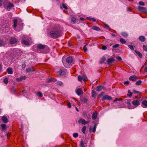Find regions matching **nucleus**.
<instances>
[{"label": "nucleus", "mask_w": 147, "mask_h": 147, "mask_svg": "<svg viewBox=\"0 0 147 147\" xmlns=\"http://www.w3.org/2000/svg\"><path fill=\"white\" fill-rule=\"evenodd\" d=\"M62 28L59 25H55L53 27V30L50 31L49 34L53 38H57L61 36Z\"/></svg>", "instance_id": "f257e3e1"}, {"label": "nucleus", "mask_w": 147, "mask_h": 147, "mask_svg": "<svg viewBox=\"0 0 147 147\" xmlns=\"http://www.w3.org/2000/svg\"><path fill=\"white\" fill-rule=\"evenodd\" d=\"M62 61L64 66L66 68L69 67L71 66V63L74 64V59L71 57L69 56L67 58L63 57Z\"/></svg>", "instance_id": "f03ea898"}, {"label": "nucleus", "mask_w": 147, "mask_h": 147, "mask_svg": "<svg viewBox=\"0 0 147 147\" xmlns=\"http://www.w3.org/2000/svg\"><path fill=\"white\" fill-rule=\"evenodd\" d=\"M3 5L4 8L10 9L14 7L13 4L10 2L9 0H5L3 3Z\"/></svg>", "instance_id": "7ed1b4c3"}, {"label": "nucleus", "mask_w": 147, "mask_h": 147, "mask_svg": "<svg viewBox=\"0 0 147 147\" xmlns=\"http://www.w3.org/2000/svg\"><path fill=\"white\" fill-rule=\"evenodd\" d=\"M37 48L38 49H44L45 50H43L42 52V53H47L49 52V48L48 47L45 45H43L42 44L38 45L37 46Z\"/></svg>", "instance_id": "20e7f679"}, {"label": "nucleus", "mask_w": 147, "mask_h": 147, "mask_svg": "<svg viewBox=\"0 0 147 147\" xmlns=\"http://www.w3.org/2000/svg\"><path fill=\"white\" fill-rule=\"evenodd\" d=\"M18 42V40L16 38L13 37L11 38L9 41V43L11 44H13L16 43Z\"/></svg>", "instance_id": "39448f33"}, {"label": "nucleus", "mask_w": 147, "mask_h": 147, "mask_svg": "<svg viewBox=\"0 0 147 147\" xmlns=\"http://www.w3.org/2000/svg\"><path fill=\"white\" fill-rule=\"evenodd\" d=\"M112 99V97L109 95H106L104 96L101 99L102 101H103L105 100H111Z\"/></svg>", "instance_id": "423d86ee"}, {"label": "nucleus", "mask_w": 147, "mask_h": 147, "mask_svg": "<svg viewBox=\"0 0 147 147\" xmlns=\"http://www.w3.org/2000/svg\"><path fill=\"white\" fill-rule=\"evenodd\" d=\"M138 78L136 76L134 75L129 77V79L130 80L135 82L138 79Z\"/></svg>", "instance_id": "0eeeda50"}, {"label": "nucleus", "mask_w": 147, "mask_h": 147, "mask_svg": "<svg viewBox=\"0 0 147 147\" xmlns=\"http://www.w3.org/2000/svg\"><path fill=\"white\" fill-rule=\"evenodd\" d=\"M35 70V69L33 67L26 69V71L27 73L32 72L34 71Z\"/></svg>", "instance_id": "6e6552de"}, {"label": "nucleus", "mask_w": 147, "mask_h": 147, "mask_svg": "<svg viewBox=\"0 0 147 147\" xmlns=\"http://www.w3.org/2000/svg\"><path fill=\"white\" fill-rule=\"evenodd\" d=\"M132 104L136 107H137L140 104L139 101L137 100H134L132 101Z\"/></svg>", "instance_id": "1a4fd4ad"}, {"label": "nucleus", "mask_w": 147, "mask_h": 147, "mask_svg": "<svg viewBox=\"0 0 147 147\" xmlns=\"http://www.w3.org/2000/svg\"><path fill=\"white\" fill-rule=\"evenodd\" d=\"M115 61V59L113 57L108 59L107 60V62L109 65H111L112 63Z\"/></svg>", "instance_id": "9d476101"}, {"label": "nucleus", "mask_w": 147, "mask_h": 147, "mask_svg": "<svg viewBox=\"0 0 147 147\" xmlns=\"http://www.w3.org/2000/svg\"><path fill=\"white\" fill-rule=\"evenodd\" d=\"M83 93V92L82 89L81 88L78 89L76 91V93L78 95L82 94Z\"/></svg>", "instance_id": "9b49d317"}, {"label": "nucleus", "mask_w": 147, "mask_h": 147, "mask_svg": "<svg viewBox=\"0 0 147 147\" xmlns=\"http://www.w3.org/2000/svg\"><path fill=\"white\" fill-rule=\"evenodd\" d=\"M142 106L144 108H147V101L144 100L142 102Z\"/></svg>", "instance_id": "f8f14e48"}, {"label": "nucleus", "mask_w": 147, "mask_h": 147, "mask_svg": "<svg viewBox=\"0 0 147 147\" xmlns=\"http://www.w3.org/2000/svg\"><path fill=\"white\" fill-rule=\"evenodd\" d=\"M57 72L58 75L61 76H63L65 75V72L64 71L60 69Z\"/></svg>", "instance_id": "ddd939ff"}, {"label": "nucleus", "mask_w": 147, "mask_h": 147, "mask_svg": "<svg viewBox=\"0 0 147 147\" xmlns=\"http://www.w3.org/2000/svg\"><path fill=\"white\" fill-rule=\"evenodd\" d=\"M138 39L142 42H144L146 39L145 37L144 36H140L138 38Z\"/></svg>", "instance_id": "4468645a"}, {"label": "nucleus", "mask_w": 147, "mask_h": 147, "mask_svg": "<svg viewBox=\"0 0 147 147\" xmlns=\"http://www.w3.org/2000/svg\"><path fill=\"white\" fill-rule=\"evenodd\" d=\"M1 120L3 122L5 123H7L8 121V119L5 116H3L2 117Z\"/></svg>", "instance_id": "2eb2a0df"}, {"label": "nucleus", "mask_w": 147, "mask_h": 147, "mask_svg": "<svg viewBox=\"0 0 147 147\" xmlns=\"http://www.w3.org/2000/svg\"><path fill=\"white\" fill-rule=\"evenodd\" d=\"M103 88V87L100 85L98 86L96 88V90L98 92L100 91Z\"/></svg>", "instance_id": "dca6fc26"}, {"label": "nucleus", "mask_w": 147, "mask_h": 147, "mask_svg": "<svg viewBox=\"0 0 147 147\" xmlns=\"http://www.w3.org/2000/svg\"><path fill=\"white\" fill-rule=\"evenodd\" d=\"M21 43L22 44L26 46H28L29 45V44L27 40H22Z\"/></svg>", "instance_id": "f3484780"}, {"label": "nucleus", "mask_w": 147, "mask_h": 147, "mask_svg": "<svg viewBox=\"0 0 147 147\" xmlns=\"http://www.w3.org/2000/svg\"><path fill=\"white\" fill-rule=\"evenodd\" d=\"M78 122L79 124L81 123L82 124H84L85 119L82 118H80L78 120Z\"/></svg>", "instance_id": "a211bd4d"}, {"label": "nucleus", "mask_w": 147, "mask_h": 147, "mask_svg": "<svg viewBox=\"0 0 147 147\" xmlns=\"http://www.w3.org/2000/svg\"><path fill=\"white\" fill-rule=\"evenodd\" d=\"M96 126H97V124L96 123L94 125L93 127V129L92 128H90L89 129L90 131L91 129H92V132L93 133H94L95 132L96 130Z\"/></svg>", "instance_id": "6ab92c4d"}, {"label": "nucleus", "mask_w": 147, "mask_h": 147, "mask_svg": "<svg viewBox=\"0 0 147 147\" xmlns=\"http://www.w3.org/2000/svg\"><path fill=\"white\" fill-rule=\"evenodd\" d=\"M91 29L97 31H99L101 30V29L100 28L96 26H94L92 28H91Z\"/></svg>", "instance_id": "aec40b11"}, {"label": "nucleus", "mask_w": 147, "mask_h": 147, "mask_svg": "<svg viewBox=\"0 0 147 147\" xmlns=\"http://www.w3.org/2000/svg\"><path fill=\"white\" fill-rule=\"evenodd\" d=\"M7 71L9 74H12L13 73L12 69L11 67L8 68Z\"/></svg>", "instance_id": "412c9836"}, {"label": "nucleus", "mask_w": 147, "mask_h": 147, "mask_svg": "<svg viewBox=\"0 0 147 147\" xmlns=\"http://www.w3.org/2000/svg\"><path fill=\"white\" fill-rule=\"evenodd\" d=\"M97 95L96 92L94 90H92V96L93 98H95Z\"/></svg>", "instance_id": "4be33fe9"}, {"label": "nucleus", "mask_w": 147, "mask_h": 147, "mask_svg": "<svg viewBox=\"0 0 147 147\" xmlns=\"http://www.w3.org/2000/svg\"><path fill=\"white\" fill-rule=\"evenodd\" d=\"M22 40H29V38L26 36L22 35Z\"/></svg>", "instance_id": "5701e85b"}, {"label": "nucleus", "mask_w": 147, "mask_h": 147, "mask_svg": "<svg viewBox=\"0 0 147 147\" xmlns=\"http://www.w3.org/2000/svg\"><path fill=\"white\" fill-rule=\"evenodd\" d=\"M13 27L14 28H16L17 26V19H14L13 20Z\"/></svg>", "instance_id": "b1692460"}, {"label": "nucleus", "mask_w": 147, "mask_h": 147, "mask_svg": "<svg viewBox=\"0 0 147 147\" xmlns=\"http://www.w3.org/2000/svg\"><path fill=\"white\" fill-rule=\"evenodd\" d=\"M5 44V42L3 40L0 39V47L3 46Z\"/></svg>", "instance_id": "393cba45"}, {"label": "nucleus", "mask_w": 147, "mask_h": 147, "mask_svg": "<svg viewBox=\"0 0 147 147\" xmlns=\"http://www.w3.org/2000/svg\"><path fill=\"white\" fill-rule=\"evenodd\" d=\"M135 52L138 55V56L141 58H142V54L139 51H138L136 50H135Z\"/></svg>", "instance_id": "a878e982"}, {"label": "nucleus", "mask_w": 147, "mask_h": 147, "mask_svg": "<svg viewBox=\"0 0 147 147\" xmlns=\"http://www.w3.org/2000/svg\"><path fill=\"white\" fill-rule=\"evenodd\" d=\"M80 100L84 103H87L88 101V99L86 98H81Z\"/></svg>", "instance_id": "bb28decb"}, {"label": "nucleus", "mask_w": 147, "mask_h": 147, "mask_svg": "<svg viewBox=\"0 0 147 147\" xmlns=\"http://www.w3.org/2000/svg\"><path fill=\"white\" fill-rule=\"evenodd\" d=\"M71 22L73 24L75 23L76 22V19L74 17H73L71 19Z\"/></svg>", "instance_id": "cd10ccee"}, {"label": "nucleus", "mask_w": 147, "mask_h": 147, "mask_svg": "<svg viewBox=\"0 0 147 147\" xmlns=\"http://www.w3.org/2000/svg\"><path fill=\"white\" fill-rule=\"evenodd\" d=\"M56 84H57V85H59L60 86H62L63 84V83L60 81H58Z\"/></svg>", "instance_id": "c85d7f7f"}, {"label": "nucleus", "mask_w": 147, "mask_h": 147, "mask_svg": "<svg viewBox=\"0 0 147 147\" xmlns=\"http://www.w3.org/2000/svg\"><path fill=\"white\" fill-rule=\"evenodd\" d=\"M86 127L85 126H83L82 129V131L84 134L85 133L86 130Z\"/></svg>", "instance_id": "c756f323"}, {"label": "nucleus", "mask_w": 147, "mask_h": 147, "mask_svg": "<svg viewBox=\"0 0 147 147\" xmlns=\"http://www.w3.org/2000/svg\"><path fill=\"white\" fill-rule=\"evenodd\" d=\"M1 130L3 131L6 128V125L5 124H2L1 125Z\"/></svg>", "instance_id": "7c9ffc66"}, {"label": "nucleus", "mask_w": 147, "mask_h": 147, "mask_svg": "<svg viewBox=\"0 0 147 147\" xmlns=\"http://www.w3.org/2000/svg\"><path fill=\"white\" fill-rule=\"evenodd\" d=\"M97 117V115L96 114L93 113L92 115V119L94 120L96 119Z\"/></svg>", "instance_id": "2f4dec72"}, {"label": "nucleus", "mask_w": 147, "mask_h": 147, "mask_svg": "<svg viewBox=\"0 0 147 147\" xmlns=\"http://www.w3.org/2000/svg\"><path fill=\"white\" fill-rule=\"evenodd\" d=\"M120 41L121 43L123 44H125L126 42L125 40L123 38H121L120 39Z\"/></svg>", "instance_id": "473e14b6"}, {"label": "nucleus", "mask_w": 147, "mask_h": 147, "mask_svg": "<svg viewBox=\"0 0 147 147\" xmlns=\"http://www.w3.org/2000/svg\"><path fill=\"white\" fill-rule=\"evenodd\" d=\"M69 10V11H67L66 10H64L63 12L66 13H67L68 14H69L71 15V11L70 10Z\"/></svg>", "instance_id": "72a5a7b5"}, {"label": "nucleus", "mask_w": 147, "mask_h": 147, "mask_svg": "<svg viewBox=\"0 0 147 147\" xmlns=\"http://www.w3.org/2000/svg\"><path fill=\"white\" fill-rule=\"evenodd\" d=\"M121 34L123 36L125 37H126L128 36L127 34L125 32H122Z\"/></svg>", "instance_id": "f704fd0d"}, {"label": "nucleus", "mask_w": 147, "mask_h": 147, "mask_svg": "<svg viewBox=\"0 0 147 147\" xmlns=\"http://www.w3.org/2000/svg\"><path fill=\"white\" fill-rule=\"evenodd\" d=\"M139 11L142 12V13L147 14V10H138Z\"/></svg>", "instance_id": "c9c22d12"}, {"label": "nucleus", "mask_w": 147, "mask_h": 147, "mask_svg": "<svg viewBox=\"0 0 147 147\" xmlns=\"http://www.w3.org/2000/svg\"><path fill=\"white\" fill-rule=\"evenodd\" d=\"M3 82L5 84H7L8 83V78H5L3 80Z\"/></svg>", "instance_id": "e433bc0d"}, {"label": "nucleus", "mask_w": 147, "mask_h": 147, "mask_svg": "<svg viewBox=\"0 0 147 147\" xmlns=\"http://www.w3.org/2000/svg\"><path fill=\"white\" fill-rule=\"evenodd\" d=\"M106 60V58L105 57H102L100 59V63H103Z\"/></svg>", "instance_id": "4c0bfd02"}, {"label": "nucleus", "mask_w": 147, "mask_h": 147, "mask_svg": "<svg viewBox=\"0 0 147 147\" xmlns=\"http://www.w3.org/2000/svg\"><path fill=\"white\" fill-rule=\"evenodd\" d=\"M62 8L65 9H67V7L64 4H62V6H60V8L61 9H62Z\"/></svg>", "instance_id": "58836bf2"}, {"label": "nucleus", "mask_w": 147, "mask_h": 147, "mask_svg": "<svg viewBox=\"0 0 147 147\" xmlns=\"http://www.w3.org/2000/svg\"><path fill=\"white\" fill-rule=\"evenodd\" d=\"M78 80H79V81L80 82L82 81V80H83V78L82 77L80 76H78Z\"/></svg>", "instance_id": "ea45409f"}, {"label": "nucleus", "mask_w": 147, "mask_h": 147, "mask_svg": "<svg viewBox=\"0 0 147 147\" xmlns=\"http://www.w3.org/2000/svg\"><path fill=\"white\" fill-rule=\"evenodd\" d=\"M82 77L83 78V80L84 81H86L88 80L87 78L85 75H83Z\"/></svg>", "instance_id": "a19ab883"}, {"label": "nucleus", "mask_w": 147, "mask_h": 147, "mask_svg": "<svg viewBox=\"0 0 147 147\" xmlns=\"http://www.w3.org/2000/svg\"><path fill=\"white\" fill-rule=\"evenodd\" d=\"M142 82V81L140 80H138V81H137L136 83V84L137 85H140L141 84Z\"/></svg>", "instance_id": "79ce46f5"}, {"label": "nucleus", "mask_w": 147, "mask_h": 147, "mask_svg": "<svg viewBox=\"0 0 147 147\" xmlns=\"http://www.w3.org/2000/svg\"><path fill=\"white\" fill-rule=\"evenodd\" d=\"M138 9H147V5H146V7H145L138 6Z\"/></svg>", "instance_id": "37998d69"}, {"label": "nucleus", "mask_w": 147, "mask_h": 147, "mask_svg": "<svg viewBox=\"0 0 147 147\" xmlns=\"http://www.w3.org/2000/svg\"><path fill=\"white\" fill-rule=\"evenodd\" d=\"M133 91L135 94H139L141 93L139 91H136L134 89L133 90Z\"/></svg>", "instance_id": "c03bdc74"}, {"label": "nucleus", "mask_w": 147, "mask_h": 147, "mask_svg": "<svg viewBox=\"0 0 147 147\" xmlns=\"http://www.w3.org/2000/svg\"><path fill=\"white\" fill-rule=\"evenodd\" d=\"M128 92L129 93V94H128L127 96L129 97H131L132 96V92L130 91V90H128Z\"/></svg>", "instance_id": "a18cd8bd"}, {"label": "nucleus", "mask_w": 147, "mask_h": 147, "mask_svg": "<svg viewBox=\"0 0 147 147\" xmlns=\"http://www.w3.org/2000/svg\"><path fill=\"white\" fill-rule=\"evenodd\" d=\"M143 48L144 51L147 52V46H146L144 45H143Z\"/></svg>", "instance_id": "49530a36"}, {"label": "nucleus", "mask_w": 147, "mask_h": 147, "mask_svg": "<svg viewBox=\"0 0 147 147\" xmlns=\"http://www.w3.org/2000/svg\"><path fill=\"white\" fill-rule=\"evenodd\" d=\"M37 95L40 97H42V94L40 92H38L37 94Z\"/></svg>", "instance_id": "de8ad7c7"}, {"label": "nucleus", "mask_w": 147, "mask_h": 147, "mask_svg": "<svg viewBox=\"0 0 147 147\" xmlns=\"http://www.w3.org/2000/svg\"><path fill=\"white\" fill-rule=\"evenodd\" d=\"M52 79L53 78H52L47 79V83H49L50 82H52L53 81Z\"/></svg>", "instance_id": "09e8293b"}, {"label": "nucleus", "mask_w": 147, "mask_h": 147, "mask_svg": "<svg viewBox=\"0 0 147 147\" xmlns=\"http://www.w3.org/2000/svg\"><path fill=\"white\" fill-rule=\"evenodd\" d=\"M84 145V143L83 141V140H81L80 141V146L81 147H83Z\"/></svg>", "instance_id": "8fccbe9b"}, {"label": "nucleus", "mask_w": 147, "mask_h": 147, "mask_svg": "<svg viewBox=\"0 0 147 147\" xmlns=\"http://www.w3.org/2000/svg\"><path fill=\"white\" fill-rule=\"evenodd\" d=\"M73 136L74 138H77L78 136V134L77 133H74L73 135Z\"/></svg>", "instance_id": "3c124183"}, {"label": "nucleus", "mask_w": 147, "mask_h": 147, "mask_svg": "<svg viewBox=\"0 0 147 147\" xmlns=\"http://www.w3.org/2000/svg\"><path fill=\"white\" fill-rule=\"evenodd\" d=\"M21 79L22 80H25L26 78V76H22L20 77Z\"/></svg>", "instance_id": "603ef678"}, {"label": "nucleus", "mask_w": 147, "mask_h": 147, "mask_svg": "<svg viewBox=\"0 0 147 147\" xmlns=\"http://www.w3.org/2000/svg\"><path fill=\"white\" fill-rule=\"evenodd\" d=\"M128 47L132 50H134V49L133 46L132 45H128Z\"/></svg>", "instance_id": "864d4df0"}, {"label": "nucleus", "mask_w": 147, "mask_h": 147, "mask_svg": "<svg viewBox=\"0 0 147 147\" xmlns=\"http://www.w3.org/2000/svg\"><path fill=\"white\" fill-rule=\"evenodd\" d=\"M86 45L84 46L83 47V49L85 52H86L87 51V48L86 47Z\"/></svg>", "instance_id": "5fc2aeb1"}, {"label": "nucleus", "mask_w": 147, "mask_h": 147, "mask_svg": "<svg viewBox=\"0 0 147 147\" xmlns=\"http://www.w3.org/2000/svg\"><path fill=\"white\" fill-rule=\"evenodd\" d=\"M139 4L140 5H142V6H144L145 5L144 3V2H143L142 1H139Z\"/></svg>", "instance_id": "6e6d98bb"}, {"label": "nucleus", "mask_w": 147, "mask_h": 147, "mask_svg": "<svg viewBox=\"0 0 147 147\" xmlns=\"http://www.w3.org/2000/svg\"><path fill=\"white\" fill-rule=\"evenodd\" d=\"M116 58L119 61H121L122 59L119 56H118L116 57Z\"/></svg>", "instance_id": "4d7b16f0"}, {"label": "nucleus", "mask_w": 147, "mask_h": 147, "mask_svg": "<svg viewBox=\"0 0 147 147\" xmlns=\"http://www.w3.org/2000/svg\"><path fill=\"white\" fill-rule=\"evenodd\" d=\"M119 46V45L118 44H116L115 45H114L113 46V48H116L118 47Z\"/></svg>", "instance_id": "13d9d810"}, {"label": "nucleus", "mask_w": 147, "mask_h": 147, "mask_svg": "<svg viewBox=\"0 0 147 147\" xmlns=\"http://www.w3.org/2000/svg\"><path fill=\"white\" fill-rule=\"evenodd\" d=\"M105 93L104 92H102L99 95H98V97L99 98L101 96H102L105 94Z\"/></svg>", "instance_id": "bf43d9fd"}, {"label": "nucleus", "mask_w": 147, "mask_h": 147, "mask_svg": "<svg viewBox=\"0 0 147 147\" xmlns=\"http://www.w3.org/2000/svg\"><path fill=\"white\" fill-rule=\"evenodd\" d=\"M102 49L104 50H105L107 49V47L105 45H103L102 47Z\"/></svg>", "instance_id": "052dcab7"}, {"label": "nucleus", "mask_w": 147, "mask_h": 147, "mask_svg": "<svg viewBox=\"0 0 147 147\" xmlns=\"http://www.w3.org/2000/svg\"><path fill=\"white\" fill-rule=\"evenodd\" d=\"M16 80L17 81L20 82L22 80L20 77L19 78H18L16 79Z\"/></svg>", "instance_id": "680f3d73"}, {"label": "nucleus", "mask_w": 147, "mask_h": 147, "mask_svg": "<svg viewBox=\"0 0 147 147\" xmlns=\"http://www.w3.org/2000/svg\"><path fill=\"white\" fill-rule=\"evenodd\" d=\"M124 83L125 84H129V82L128 81H125L124 82Z\"/></svg>", "instance_id": "e2e57ef3"}, {"label": "nucleus", "mask_w": 147, "mask_h": 147, "mask_svg": "<svg viewBox=\"0 0 147 147\" xmlns=\"http://www.w3.org/2000/svg\"><path fill=\"white\" fill-rule=\"evenodd\" d=\"M119 98H116L115 99V100H114V102H116V101H119Z\"/></svg>", "instance_id": "0e129e2a"}, {"label": "nucleus", "mask_w": 147, "mask_h": 147, "mask_svg": "<svg viewBox=\"0 0 147 147\" xmlns=\"http://www.w3.org/2000/svg\"><path fill=\"white\" fill-rule=\"evenodd\" d=\"M3 3V0H0V7H1Z\"/></svg>", "instance_id": "69168bd1"}, {"label": "nucleus", "mask_w": 147, "mask_h": 147, "mask_svg": "<svg viewBox=\"0 0 147 147\" xmlns=\"http://www.w3.org/2000/svg\"><path fill=\"white\" fill-rule=\"evenodd\" d=\"M92 18H91L90 17H87L86 18V19L88 20H90V21H91L92 20Z\"/></svg>", "instance_id": "338daca9"}, {"label": "nucleus", "mask_w": 147, "mask_h": 147, "mask_svg": "<svg viewBox=\"0 0 147 147\" xmlns=\"http://www.w3.org/2000/svg\"><path fill=\"white\" fill-rule=\"evenodd\" d=\"M26 67V65L25 64H22V68H25Z\"/></svg>", "instance_id": "774afa93"}]
</instances>
